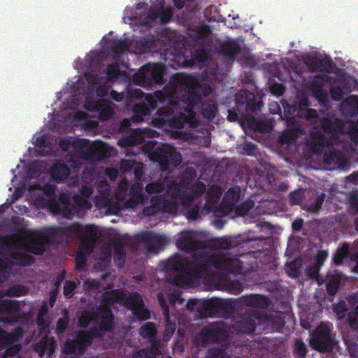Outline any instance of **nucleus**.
<instances>
[{
  "label": "nucleus",
  "instance_id": "3",
  "mask_svg": "<svg viewBox=\"0 0 358 358\" xmlns=\"http://www.w3.org/2000/svg\"><path fill=\"white\" fill-rule=\"evenodd\" d=\"M169 85L173 92L172 95H174L176 91L180 90L181 108H184L187 113V124L191 128H196L199 122L196 118L194 109L199 106L202 99L199 92L201 85L197 78L191 74L176 73L171 77Z\"/></svg>",
  "mask_w": 358,
  "mask_h": 358
},
{
  "label": "nucleus",
  "instance_id": "21",
  "mask_svg": "<svg viewBox=\"0 0 358 358\" xmlns=\"http://www.w3.org/2000/svg\"><path fill=\"white\" fill-rule=\"evenodd\" d=\"M320 127L324 133L331 135L332 141L336 140L339 134L343 132V123L339 119L331 120L328 117L322 118L320 121Z\"/></svg>",
  "mask_w": 358,
  "mask_h": 358
},
{
  "label": "nucleus",
  "instance_id": "18",
  "mask_svg": "<svg viewBox=\"0 0 358 358\" xmlns=\"http://www.w3.org/2000/svg\"><path fill=\"white\" fill-rule=\"evenodd\" d=\"M242 196L243 194L241 187L233 186L226 192L220 205L226 211H232Z\"/></svg>",
  "mask_w": 358,
  "mask_h": 358
},
{
  "label": "nucleus",
  "instance_id": "42",
  "mask_svg": "<svg viewBox=\"0 0 358 358\" xmlns=\"http://www.w3.org/2000/svg\"><path fill=\"white\" fill-rule=\"evenodd\" d=\"M253 206V201L249 199L242 202L240 204L237 203L233 210L235 211L237 216L242 217L245 215Z\"/></svg>",
  "mask_w": 358,
  "mask_h": 358
},
{
  "label": "nucleus",
  "instance_id": "61",
  "mask_svg": "<svg viewBox=\"0 0 358 358\" xmlns=\"http://www.w3.org/2000/svg\"><path fill=\"white\" fill-rule=\"evenodd\" d=\"M149 341L150 343V348H146L145 350L150 351L154 355H161L162 350L160 340L155 336L153 338L150 339Z\"/></svg>",
  "mask_w": 358,
  "mask_h": 358
},
{
  "label": "nucleus",
  "instance_id": "52",
  "mask_svg": "<svg viewBox=\"0 0 358 358\" xmlns=\"http://www.w3.org/2000/svg\"><path fill=\"white\" fill-rule=\"evenodd\" d=\"M153 43L152 39L144 38L136 43V48L140 53H145L151 49Z\"/></svg>",
  "mask_w": 358,
  "mask_h": 358
},
{
  "label": "nucleus",
  "instance_id": "10",
  "mask_svg": "<svg viewBox=\"0 0 358 358\" xmlns=\"http://www.w3.org/2000/svg\"><path fill=\"white\" fill-rule=\"evenodd\" d=\"M167 87L171 90L169 94L171 100L167 106L160 107L157 110L156 115L158 117L154 119L152 122L154 125L157 127H162L166 125L168 119L171 118L174 113V109L181 108L182 106L180 90L176 91L174 95H172L173 92L169 83Z\"/></svg>",
  "mask_w": 358,
  "mask_h": 358
},
{
  "label": "nucleus",
  "instance_id": "6",
  "mask_svg": "<svg viewBox=\"0 0 358 358\" xmlns=\"http://www.w3.org/2000/svg\"><path fill=\"white\" fill-rule=\"evenodd\" d=\"M102 332L100 327H93L90 331H80L78 332L73 340L67 339L64 343L63 351L65 354L83 355L87 348L92 343L94 338L101 337Z\"/></svg>",
  "mask_w": 358,
  "mask_h": 358
},
{
  "label": "nucleus",
  "instance_id": "45",
  "mask_svg": "<svg viewBox=\"0 0 358 358\" xmlns=\"http://www.w3.org/2000/svg\"><path fill=\"white\" fill-rule=\"evenodd\" d=\"M166 326L165 330L163 335V340L165 342H168L173 335L176 331V323L174 322L171 321L169 316L165 317Z\"/></svg>",
  "mask_w": 358,
  "mask_h": 358
},
{
  "label": "nucleus",
  "instance_id": "37",
  "mask_svg": "<svg viewBox=\"0 0 358 358\" xmlns=\"http://www.w3.org/2000/svg\"><path fill=\"white\" fill-rule=\"evenodd\" d=\"M350 249L348 243H344L342 246L337 249L336 253L334 255L333 262L337 265H341L343 263V259L348 257H350Z\"/></svg>",
  "mask_w": 358,
  "mask_h": 358
},
{
  "label": "nucleus",
  "instance_id": "23",
  "mask_svg": "<svg viewBox=\"0 0 358 358\" xmlns=\"http://www.w3.org/2000/svg\"><path fill=\"white\" fill-rule=\"evenodd\" d=\"M94 145L90 144L89 140L77 138L73 140L72 148L81 156L82 158L89 160L91 157Z\"/></svg>",
  "mask_w": 358,
  "mask_h": 358
},
{
  "label": "nucleus",
  "instance_id": "15",
  "mask_svg": "<svg viewBox=\"0 0 358 358\" xmlns=\"http://www.w3.org/2000/svg\"><path fill=\"white\" fill-rule=\"evenodd\" d=\"M71 204L69 195L61 193L57 199L55 197L53 201H49L48 207L56 214H62L64 217L71 219L73 217V213L70 209Z\"/></svg>",
  "mask_w": 358,
  "mask_h": 358
},
{
  "label": "nucleus",
  "instance_id": "59",
  "mask_svg": "<svg viewBox=\"0 0 358 358\" xmlns=\"http://www.w3.org/2000/svg\"><path fill=\"white\" fill-rule=\"evenodd\" d=\"M215 245L222 249H230L233 248L234 245L232 244L231 238L229 237H221L215 240Z\"/></svg>",
  "mask_w": 358,
  "mask_h": 358
},
{
  "label": "nucleus",
  "instance_id": "41",
  "mask_svg": "<svg viewBox=\"0 0 358 358\" xmlns=\"http://www.w3.org/2000/svg\"><path fill=\"white\" fill-rule=\"evenodd\" d=\"M129 188V181L126 178L122 179L115 192L116 199L120 201H123L126 198Z\"/></svg>",
  "mask_w": 358,
  "mask_h": 358
},
{
  "label": "nucleus",
  "instance_id": "49",
  "mask_svg": "<svg viewBox=\"0 0 358 358\" xmlns=\"http://www.w3.org/2000/svg\"><path fill=\"white\" fill-rule=\"evenodd\" d=\"M114 252L115 258L120 262L117 264V266L118 267H122L124 263L126 253L121 243H116L115 244Z\"/></svg>",
  "mask_w": 358,
  "mask_h": 358
},
{
  "label": "nucleus",
  "instance_id": "8",
  "mask_svg": "<svg viewBox=\"0 0 358 358\" xmlns=\"http://www.w3.org/2000/svg\"><path fill=\"white\" fill-rule=\"evenodd\" d=\"M234 308V303L231 301L211 298L201 302L197 308V313L200 318L213 317L231 313Z\"/></svg>",
  "mask_w": 358,
  "mask_h": 358
},
{
  "label": "nucleus",
  "instance_id": "22",
  "mask_svg": "<svg viewBox=\"0 0 358 358\" xmlns=\"http://www.w3.org/2000/svg\"><path fill=\"white\" fill-rule=\"evenodd\" d=\"M241 301L245 306L259 309H266L271 305L269 299L261 294L245 295L241 297Z\"/></svg>",
  "mask_w": 358,
  "mask_h": 358
},
{
  "label": "nucleus",
  "instance_id": "43",
  "mask_svg": "<svg viewBox=\"0 0 358 358\" xmlns=\"http://www.w3.org/2000/svg\"><path fill=\"white\" fill-rule=\"evenodd\" d=\"M95 315H96L94 311L85 310L83 312L78 320L79 327L82 328L87 327L91 322L94 319Z\"/></svg>",
  "mask_w": 358,
  "mask_h": 358
},
{
  "label": "nucleus",
  "instance_id": "62",
  "mask_svg": "<svg viewBox=\"0 0 358 358\" xmlns=\"http://www.w3.org/2000/svg\"><path fill=\"white\" fill-rule=\"evenodd\" d=\"M227 285L229 290L235 294H238L243 291V284L238 280H229L227 282Z\"/></svg>",
  "mask_w": 358,
  "mask_h": 358
},
{
  "label": "nucleus",
  "instance_id": "55",
  "mask_svg": "<svg viewBox=\"0 0 358 358\" xmlns=\"http://www.w3.org/2000/svg\"><path fill=\"white\" fill-rule=\"evenodd\" d=\"M324 197H325L324 194H322L317 196V198L315 199V200L313 202L310 203L308 206L307 210L311 213H315V212L318 211L321 208V207L324 203Z\"/></svg>",
  "mask_w": 358,
  "mask_h": 358
},
{
  "label": "nucleus",
  "instance_id": "16",
  "mask_svg": "<svg viewBox=\"0 0 358 358\" xmlns=\"http://www.w3.org/2000/svg\"><path fill=\"white\" fill-rule=\"evenodd\" d=\"M21 306L19 301L10 299L0 300V314L8 315L6 321L8 322H17L20 317L19 313Z\"/></svg>",
  "mask_w": 358,
  "mask_h": 358
},
{
  "label": "nucleus",
  "instance_id": "29",
  "mask_svg": "<svg viewBox=\"0 0 358 358\" xmlns=\"http://www.w3.org/2000/svg\"><path fill=\"white\" fill-rule=\"evenodd\" d=\"M222 188L218 185H213L206 192L205 206L209 210L213 209L217 204L221 195Z\"/></svg>",
  "mask_w": 358,
  "mask_h": 358
},
{
  "label": "nucleus",
  "instance_id": "47",
  "mask_svg": "<svg viewBox=\"0 0 358 358\" xmlns=\"http://www.w3.org/2000/svg\"><path fill=\"white\" fill-rule=\"evenodd\" d=\"M297 115L300 117H304L307 121L312 123L316 122L319 117L317 111L313 108H306L304 111H299Z\"/></svg>",
  "mask_w": 358,
  "mask_h": 358
},
{
  "label": "nucleus",
  "instance_id": "46",
  "mask_svg": "<svg viewBox=\"0 0 358 358\" xmlns=\"http://www.w3.org/2000/svg\"><path fill=\"white\" fill-rule=\"evenodd\" d=\"M164 203L162 210L168 213L176 210L178 208V193L169 199L165 197Z\"/></svg>",
  "mask_w": 358,
  "mask_h": 358
},
{
  "label": "nucleus",
  "instance_id": "60",
  "mask_svg": "<svg viewBox=\"0 0 358 358\" xmlns=\"http://www.w3.org/2000/svg\"><path fill=\"white\" fill-rule=\"evenodd\" d=\"M206 191V185L201 181H197L192 185V193L196 196V199L201 196V195Z\"/></svg>",
  "mask_w": 358,
  "mask_h": 358
},
{
  "label": "nucleus",
  "instance_id": "33",
  "mask_svg": "<svg viewBox=\"0 0 358 358\" xmlns=\"http://www.w3.org/2000/svg\"><path fill=\"white\" fill-rule=\"evenodd\" d=\"M341 280L342 275L340 273H335L329 277L326 285V289L329 295L335 296L336 294Z\"/></svg>",
  "mask_w": 358,
  "mask_h": 358
},
{
  "label": "nucleus",
  "instance_id": "19",
  "mask_svg": "<svg viewBox=\"0 0 358 358\" xmlns=\"http://www.w3.org/2000/svg\"><path fill=\"white\" fill-rule=\"evenodd\" d=\"M216 50L219 55L231 60H234L235 56L241 50L239 43L234 39L221 41L217 43Z\"/></svg>",
  "mask_w": 358,
  "mask_h": 358
},
{
  "label": "nucleus",
  "instance_id": "36",
  "mask_svg": "<svg viewBox=\"0 0 358 358\" xmlns=\"http://www.w3.org/2000/svg\"><path fill=\"white\" fill-rule=\"evenodd\" d=\"M158 17L159 13L157 11L150 7L145 15L141 17L140 23L145 27H151L155 24Z\"/></svg>",
  "mask_w": 358,
  "mask_h": 358
},
{
  "label": "nucleus",
  "instance_id": "58",
  "mask_svg": "<svg viewBox=\"0 0 358 358\" xmlns=\"http://www.w3.org/2000/svg\"><path fill=\"white\" fill-rule=\"evenodd\" d=\"M120 66L117 62L108 65L106 73L109 80H113L117 78L120 74Z\"/></svg>",
  "mask_w": 358,
  "mask_h": 358
},
{
  "label": "nucleus",
  "instance_id": "31",
  "mask_svg": "<svg viewBox=\"0 0 358 358\" xmlns=\"http://www.w3.org/2000/svg\"><path fill=\"white\" fill-rule=\"evenodd\" d=\"M200 113L202 116L208 120H212L215 118L217 112V107L215 103L211 100H208L204 102L200 101Z\"/></svg>",
  "mask_w": 358,
  "mask_h": 358
},
{
  "label": "nucleus",
  "instance_id": "17",
  "mask_svg": "<svg viewBox=\"0 0 358 358\" xmlns=\"http://www.w3.org/2000/svg\"><path fill=\"white\" fill-rule=\"evenodd\" d=\"M138 241L147 245L148 250L152 252L155 250V244L159 246H164L167 243V239L164 236L159 235L153 231H143L137 236Z\"/></svg>",
  "mask_w": 358,
  "mask_h": 358
},
{
  "label": "nucleus",
  "instance_id": "7",
  "mask_svg": "<svg viewBox=\"0 0 358 358\" xmlns=\"http://www.w3.org/2000/svg\"><path fill=\"white\" fill-rule=\"evenodd\" d=\"M166 66L162 63L148 64L140 68L133 76L134 82L144 87L152 84H164Z\"/></svg>",
  "mask_w": 358,
  "mask_h": 358
},
{
  "label": "nucleus",
  "instance_id": "44",
  "mask_svg": "<svg viewBox=\"0 0 358 358\" xmlns=\"http://www.w3.org/2000/svg\"><path fill=\"white\" fill-rule=\"evenodd\" d=\"M13 231L16 232L15 235L0 236V245L3 246H10L14 244V237H20L22 229L20 227H15Z\"/></svg>",
  "mask_w": 358,
  "mask_h": 358
},
{
  "label": "nucleus",
  "instance_id": "51",
  "mask_svg": "<svg viewBox=\"0 0 358 358\" xmlns=\"http://www.w3.org/2000/svg\"><path fill=\"white\" fill-rule=\"evenodd\" d=\"M195 34L198 40H206L211 34L210 27L207 24L200 26L197 28Z\"/></svg>",
  "mask_w": 358,
  "mask_h": 358
},
{
  "label": "nucleus",
  "instance_id": "50",
  "mask_svg": "<svg viewBox=\"0 0 358 358\" xmlns=\"http://www.w3.org/2000/svg\"><path fill=\"white\" fill-rule=\"evenodd\" d=\"M164 184L162 181H157L148 183L145 188L146 192L149 194L163 192L164 191Z\"/></svg>",
  "mask_w": 358,
  "mask_h": 358
},
{
  "label": "nucleus",
  "instance_id": "5",
  "mask_svg": "<svg viewBox=\"0 0 358 358\" xmlns=\"http://www.w3.org/2000/svg\"><path fill=\"white\" fill-rule=\"evenodd\" d=\"M229 332L223 322H215L204 326L195 336L194 343L197 347H206L210 343H222L227 341Z\"/></svg>",
  "mask_w": 358,
  "mask_h": 358
},
{
  "label": "nucleus",
  "instance_id": "54",
  "mask_svg": "<svg viewBox=\"0 0 358 358\" xmlns=\"http://www.w3.org/2000/svg\"><path fill=\"white\" fill-rule=\"evenodd\" d=\"M133 315L139 320H145L150 318V313L149 310L145 308V304L132 310Z\"/></svg>",
  "mask_w": 358,
  "mask_h": 358
},
{
  "label": "nucleus",
  "instance_id": "30",
  "mask_svg": "<svg viewBox=\"0 0 358 358\" xmlns=\"http://www.w3.org/2000/svg\"><path fill=\"white\" fill-rule=\"evenodd\" d=\"M122 303L126 308L132 311L134 309L143 306L144 301L141 295L136 292H131L129 294L125 292V299Z\"/></svg>",
  "mask_w": 358,
  "mask_h": 358
},
{
  "label": "nucleus",
  "instance_id": "4",
  "mask_svg": "<svg viewBox=\"0 0 358 358\" xmlns=\"http://www.w3.org/2000/svg\"><path fill=\"white\" fill-rule=\"evenodd\" d=\"M145 100L146 102H139L134 105L133 115L130 119H124L120 125V131H127L131 123L138 124L143 121V117L150 115L152 111L157 108V103L165 101V95L161 91H157L154 94H146Z\"/></svg>",
  "mask_w": 358,
  "mask_h": 358
},
{
  "label": "nucleus",
  "instance_id": "38",
  "mask_svg": "<svg viewBox=\"0 0 358 358\" xmlns=\"http://www.w3.org/2000/svg\"><path fill=\"white\" fill-rule=\"evenodd\" d=\"M167 124L174 129H182L187 124V115L180 113L178 115H173L168 119Z\"/></svg>",
  "mask_w": 358,
  "mask_h": 358
},
{
  "label": "nucleus",
  "instance_id": "13",
  "mask_svg": "<svg viewBox=\"0 0 358 358\" xmlns=\"http://www.w3.org/2000/svg\"><path fill=\"white\" fill-rule=\"evenodd\" d=\"M266 317V315L262 314L257 310H254L250 315L237 322L234 325V329L238 334H252L257 325L264 321Z\"/></svg>",
  "mask_w": 358,
  "mask_h": 358
},
{
  "label": "nucleus",
  "instance_id": "39",
  "mask_svg": "<svg viewBox=\"0 0 358 358\" xmlns=\"http://www.w3.org/2000/svg\"><path fill=\"white\" fill-rule=\"evenodd\" d=\"M139 334L144 338L151 339L157 336V329L155 323L146 322L139 329Z\"/></svg>",
  "mask_w": 358,
  "mask_h": 358
},
{
  "label": "nucleus",
  "instance_id": "40",
  "mask_svg": "<svg viewBox=\"0 0 358 358\" xmlns=\"http://www.w3.org/2000/svg\"><path fill=\"white\" fill-rule=\"evenodd\" d=\"M28 289L22 285H13L4 290V296L10 297H20L25 296Z\"/></svg>",
  "mask_w": 358,
  "mask_h": 358
},
{
  "label": "nucleus",
  "instance_id": "25",
  "mask_svg": "<svg viewBox=\"0 0 358 358\" xmlns=\"http://www.w3.org/2000/svg\"><path fill=\"white\" fill-rule=\"evenodd\" d=\"M145 95L146 94L140 89L127 88L126 92H117L115 90L110 92V97L117 102L122 101L124 99H141L143 96L145 97Z\"/></svg>",
  "mask_w": 358,
  "mask_h": 358
},
{
  "label": "nucleus",
  "instance_id": "26",
  "mask_svg": "<svg viewBox=\"0 0 358 358\" xmlns=\"http://www.w3.org/2000/svg\"><path fill=\"white\" fill-rule=\"evenodd\" d=\"M91 208L92 204L90 200L81 196V195H73L72 198L71 207L70 208L71 211L73 213V217L76 214H83L86 210H90Z\"/></svg>",
  "mask_w": 358,
  "mask_h": 358
},
{
  "label": "nucleus",
  "instance_id": "12",
  "mask_svg": "<svg viewBox=\"0 0 358 358\" xmlns=\"http://www.w3.org/2000/svg\"><path fill=\"white\" fill-rule=\"evenodd\" d=\"M109 100L91 96H87L84 103V108L90 112H97L101 121H106L113 117L114 110Z\"/></svg>",
  "mask_w": 358,
  "mask_h": 358
},
{
  "label": "nucleus",
  "instance_id": "24",
  "mask_svg": "<svg viewBox=\"0 0 358 358\" xmlns=\"http://www.w3.org/2000/svg\"><path fill=\"white\" fill-rule=\"evenodd\" d=\"M341 108L343 113L350 117L358 115V95H350L343 99Z\"/></svg>",
  "mask_w": 358,
  "mask_h": 358
},
{
  "label": "nucleus",
  "instance_id": "27",
  "mask_svg": "<svg viewBox=\"0 0 358 358\" xmlns=\"http://www.w3.org/2000/svg\"><path fill=\"white\" fill-rule=\"evenodd\" d=\"M70 173L69 166L64 162H57L51 166L50 176L56 182H61L67 178Z\"/></svg>",
  "mask_w": 358,
  "mask_h": 358
},
{
  "label": "nucleus",
  "instance_id": "57",
  "mask_svg": "<svg viewBox=\"0 0 358 358\" xmlns=\"http://www.w3.org/2000/svg\"><path fill=\"white\" fill-rule=\"evenodd\" d=\"M143 185L139 182H136L131 185L129 190V194L132 196H135L136 199H145L144 196L142 194Z\"/></svg>",
  "mask_w": 358,
  "mask_h": 358
},
{
  "label": "nucleus",
  "instance_id": "14",
  "mask_svg": "<svg viewBox=\"0 0 358 358\" xmlns=\"http://www.w3.org/2000/svg\"><path fill=\"white\" fill-rule=\"evenodd\" d=\"M310 138L308 146L314 154L318 155L322 154L325 148H330L334 143L332 138L325 136L320 130L312 131L310 133Z\"/></svg>",
  "mask_w": 358,
  "mask_h": 358
},
{
  "label": "nucleus",
  "instance_id": "48",
  "mask_svg": "<svg viewBox=\"0 0 358 358\" xmlns=\"http://www.w3.org/2000/svg\"><path fill=\"white\" fill-rule=\"evenodd\" d=\"M128 49V44L126 40H117L113 42L110 47L111 51L117 55L122 54Z\"/></svg>",
  "mask_w": 358,
  "mask_h": 358
},
{
  "label": "nucleus",
  "instance_id": "28",
  "mask_svg": "<svg viewBox=\"0 0 358 358\" xmlns=\"http://www.w3.org/2000/svg\"><path fill=\"white\" fill-rule=\"evenodd\" d=\"M125 299V292L122 289L106 290L102 294L103 305L110 307L114 303H122Z\"/></svg>",
  "mask_w": 358,
  "mask_h": 358
},
{
  "label": "nucleus",
  "instance_id": "56",
  "mask_svg": "<svg viewBox=\"0 0 358 358\" xmlns=\"http://www.w3.org/2000/svg\"><path fill=\"white\" fill-rule=\"evenodd\" d=\"M97 191L101 197L107 199L110 192V185L106 180H101L98 182L96 187Z\"/></svg>",
  "mask_w": 358,
  "mask_h": 358
},
{
  "label": "nucleus",
  "instance_id": "20",
  "mask_svg": "<svg viewBox=\"0 0 358 358\" xmlns=\"http://www.w3.org/2000/svg\"><path fill=\"white\" fill-rule=\"evenodd\" d=\"M96 313L100 320L99 327L101 330L111 331L114 326V315L111 308L108 305H101L97 309Z\"/></svg>",
  "mask_w": 358,
  "mask_h": 358
},
{
  "label": "nucleus",
  "instance_id": "35",
  "mask_svg": "<svg viewBox=\"0 0 358 358\" xmlns=\"http://www.w3.org/2000/svg\"><path fill=\"white\" fill-rule=\"evenodd\" d=\"M286 320L287 322H293L292 316L287 312H279L271 318L272 323L278 331L284 328L287 323Z\"/></svg>",
  "mask_w": 358,
  "mask_h": 358
},
{
  "label": "nucleus",
  "instance_id": "34",
  "mask_svg": "<svg viewBox=\"0 0 358 358\" xmlns=\"http://www.w3.org/2000/svg\"><path fill=\"white\" fill-rule=\"evenodd\" d=\"M351 92V87L348 83L343 82L341 86H331L330 94L334 101H343L344 95Z\"/></svg>",
  "mask_w": 358,
  "mask_h": 358
},
{
  "label": "nucleus",
  "instance_id": "11",
  "mask_svg": "<svg viewBox=\"0 0 358 358\" xmlns=\"http://www.w3.org/2000/svg\"><path fill=\"white\" fill-rule=\"evenodd\" d=\"M153 158L159 164L160 169L162 171H168L170 166L176 167L182 162L180 153L171 147L157 148L153 152Z\"/></svg>",
  "mask_w": 358,
  "mask_h": 358
},
{
  "label": "nucleus",
  "instance_id": "2",
  "mask_svg": "<svg viewBox=\"0 0 358 358\" xmlns=\"http://www.w3.org/2000/svg\"><path fill=\"white\" fill-rule=\"evenodd\" d=\"M99 229L94 224L83 225L76 222L66 227H51L38 232L27 245V250L36 255L45 252V245L59 243L73 236L80 241V247L86 253L90 254L99 238Z\"/></svg>",
  "mask_w": 358,
  "mask_h": 358
},
{
  "label": "nucleus",
  "instance_id": "32",
  "mask_svg": "<svg viewBox=\"0 0 358 358\" xmlns=\"http://www.w3.org/2000/svg\"><path fill=\"white\" fill-rule=\"evenodd\" d=\"M24 331L21 327H17L11 332H7L2 329L3 342L6 345H11L19 341L24 336Z\"/></svg>",
  "mask_w": 358,
  "mask_h": 358
},
{
  "label": "nucleus",
  "instance_id": "9",
  "mask_svg": "<svg viewBox=\"0 0 358 358\" xmlns=\"http://www.w3.org/2000/svg\"><path fill=\"white\" fill-rule=\"evenodd\" d=\"M331 324L322 322L310 334V345L321 352H331L335 346V341L331 335Z\"/></svg>",
  "mask_w": 358,
  "mask_h": 358
},
{
  "label": "nucleus",
  "instance_id": "1",
  "mask_svg": "<svg viewBox=\"0 0 358 358\" xmlns=\"http://www.w3.org/2000/svg\"><path fill=\"white\" fill-rule=\"evenodd\" d=\"M179 250L193 252L192 261L179 255H175L164 263V269L166 272H176V275L169 282L180 287L188 284L190 276L202 277L206 275L211 266L216 269L232 274H241L243 272V262L237 257L229 255H209L197 250L206 248V243L194 239L190 236H180L176 242Z\"/></svg>",
  "mask_w": 358,
  "mask_h": 358
},
{
  "label": "nucleus",
  "instance_id": "53",
  "mask_svg": "<svg viewBox=\"0 0 358 358\" xmlns=\"http://www.w3.org/2000/svg\"><path fill=\"white\" fill-rule=\"evenodd\" d=\"M307 347L301 340H296L294 344V353L297 358H305L307 354Z\"/></svg>",
  "mask_w": 358,
  "mask_h": 358
},
{
  "label": "nucleus",
  "instance_id": "63",
  "mask_svg": "<svg viewBox=\"0 0 358 358\" xmlns=\"http://www.w3.org/2000/svg\"><path fill=\"white\" fill-rule=\"evenodd\" d=\"M173 15V10L170 8H162L159 13V17L162 24H167L169 22Z\"/></svg>",
  "mask_w": 358,
  "mask_h": 358
},
{
  "label": "nucleus",
  "instance_id": "64",
  "mask_svg": "<svg viewBox=\"0 0 358 358\" xmlns=\"http://www.w3.org/2000/svg\"><path fill=\"white\" fill-rule=\"evenodd\" d=\"M137 143L136 138L133 134L122 137L119 139L118 145L121 147L127 148Z\"/></svg>",
  "mask_w": 358,
  "mask_h": 358
}]
</instances>
